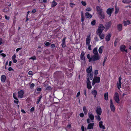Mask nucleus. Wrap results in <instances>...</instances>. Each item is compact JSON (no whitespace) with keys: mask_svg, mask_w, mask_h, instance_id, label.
<instances>
[{"mask_svg":"<svg viewBox=\"0 0 131 131\" xmlns=\"http://www.w3.org/2000/svg\"><path fill=\"white\" fill-rule=\"evenodd\" d=\"M110 105H113L112 100L111 99L110 100Z\"/></svg>","mask_w":131,"mask_h":131,"instance_id":"60","label":"nucleus"},{"mask_svg":"<svg viewBox=\"0 0 131 131\" xmlns=\"http://www.w3.org/2000/svg\"><path fill=\"white\" fill-rule=\"evenodd\" d=\"M92 60L95 61L100 59V57L99 55H94L92 56Z\"/></svg>","mask_w":131,"mask_h":131,"instance_id":"3","label":"nucleus"},{"mask_svg":"<svg viewBox=\"0 0 131 131\" xmlns=\"http://www.w3.org/2000/svg\"><path fill=\"white\" fill-rule=\"evenodd\" d=\"M93 79H94V81L96 83H99L100 82V78L99 77H94Z\"/></svg>","mask_w":131,"mask_h":131,"instance_id":"20","label":"nucleus"},{"mask_svg":"<svg viewBox=\"0 0 131 131\" xmlns=\"http://www.w3.org/2000/svg\"><path fill=\"white\" fill-rule=\"evenodd\" d=\"M83 110L84 112V113L85 115H86L88 113V110L86 107L85 106H84L83 107Z\"/></svg>","mask_w":131,"mask_h":131,"instance_id":"34","label":"nucleus"},{"mask_svg":"<svg viewBox=\"0 0 131 131\" xmlns=\"http://www.w3.org/2000/svg\"><path fill=\"white\" fill-rule=\"evenodd\" d=\"M96 8L98 14L103 12L102 9L99 6H96Z\"/></svg>","mask_w":131,"mask_h":131,"instance_id":"11","label":"nucleus"},{"mask_svg":"<svg viewBox=\"0 0 131 131\" xmlns=\"http://www.w3.org/2000/svg\"><path fill=\"white\" fill-rule=\"evenodd\" d=\"M44 86L46 88V90H50L52 89V88H51V86H49L48 85L45 84L44 85Z\"/></svg>","mask_w":131,"mask_h":131,"instance_id":"21","label":"nucleus"},{"mask_svg":"<svg viewBox=\"0 0 131 131\" xmlns=\"http://www.w3.org/2000/svg\"><path fill=\"white\" fill-rule=\"evenodd\" d=\"M5 19L7 20H9V16H7L6 15H5L4 16Z\"/></svg>","mask_w":131,"mask_h":131,"instance_id":"51","label":"nucleus"},{"mask_svg":"<svg viewBox=\"0 0 131 131\" xmlns=\"http://www.w3.org/2000/svg\"><path fill=\"white\" fill-rule=\"evenodd\" d=\"M99 40V39L96 36L95 37L94 39V42L95 41L96 42L97 41H98Z\"/></svg>","mask_w":131,"mask_h":131,"instance_id":"43","label":"nucleus"},{"mask_svg":"<svg viewBox=\"0 0 131 131\" xmlns=\"http://www.w3.org/2000/svg\"><path fill=\"white\" fill-rule=\"evenodd\" d=\"M18 97L19 98H22L23 97L24 94V91L22 90H21L18 92Z\"/></svg>","mask_w":131,"mask_h":131,"instance_id":"7","label":"nucleus"},{"mask_svg":"<svg viewBox=\"0 0 131 131\" xmlns=\"http://www.w3.org/2000/svg\"><path fill=\"white\" fill-rule=\"evenodd\" d=\"M124 24L125 26L130 24V22L129 20H127V21H124Z\"/></svg>","mask_w":131,"mask_h":131,"instance_id":"30","label":"nucleus"},{"mask_svg":"<svg viewBox=\"0 0 131 131\" xmlns=\"http://www.w3.org/2000/svg\"><path fill=\"white\" fill-rule=\"evenodd\" d=\"M93 53L94 55H99L97 51V48L96 47L93 50Z\"/></svg>","mask_w":131,"mask_h":131,"instance_id":"26","label":"nucleus"},{"mask_svg":"<svg viewBox=\"0 0 131 131\" xmlns=\"http://www.w3.org/2000/svg\"><path fill=\"white\" fill-rule=\"evenodd\" d=\"M111 35V34H109L106 37L105 40L106 41H108L110 40Z\"/></svg>","mask_w":131,"mask_h":131,"instance_id":"19","label":"nucleus"},{"mask_svg":"<svg viewBox=\"0 0 131 131\" xmlns=\"http://www.w3.org/2000/svg\"><path fill=\"white\" fill-rule=\"evenodd\" d=\"M104 46H102L100 47L99 49V51L100 53H102L103 52V49Z\"/></svg>","mask_w":131,"mask_h":131,"instance_id":"29","label":"nucleus"},{"mask_svg":"<svg viewBox=\"0 0 131 131\" xmlns=\"http://www.w3.org/2000/svg\"><path fill=\"white\" fill-rule=\"evenodd\" d=\"M85 53L84 52H82L81 53V56H80V59L81 60H85V57H84Z\"/></svg>","mask_w":131,"mask_h":131,"instance_id":"24","label":"nucleus"},{"mask_svg":"<svg viewBox=\"0 0 131 131\" xmlns=\"http://www.w3.org/2000/svg\"><path fill=\"white\" fill-rule=\"evenodd\" d=\"M87 80H88V79H89V80H90V79L91 80H92L93 77V72L88 73L87 74Z\"/></svg>","mask_w":131,"mask_h":131,"instance_id":"5","label":"nucleus"},{"mask_svg":"<svg viewBox=\"0 0 131 131\" xmlns=\"http://www.w3.org/2000/svg\"><path fill=\"white\" fill-rule=\"evenodd\" d=\"M35 86V84H34L32 83L30 85V88L31 89H32V88L34 87Z\"/></svg>","mask_w":131,"mask_h":131,"instance_id":"49","label":"nucleus"},{"mask_svg":"<svg viewBox=\"0 0 131 131\" xmlns=\"http://www.w3.org/2000/svg\"><path fill=\"white\" fill-rule=\"evenodd\" d=\"M88 116H89L90 119L91 120H93L94 119V117L93 115L92 114V113L90 112L89 111L88 114Z\"/></svg>","mask_w":131,"mask_h":131,"instance_id":"10","label":"nucleus"},{"mask_svg":"<svg viewBox=\"0 0 131 131\" xmlns=\"http://www.w3.org/2000/svg\"><path fill=\"white\" fill-rule=\"evenodd\" d=\"M9 9L8 7H6L3 10V12H4L8 13L9 11Z\"/></svg>","mask_w":131,"mask_h":131,"instance_id":"31","label":"nucleus"},{"mask_svg":"<svg viewBox=\"0 0 131 131\" xmlns=\"http://www.w3.org/2000/svg\"><path fill=\"white\" fill-rule=\"evenodd\" d=\"M85 16L87 18H90L92 17V15L88 12L85 13Z\"/></svg>","mask_w":131,"mask_h":131,"instance_id":"23","label":"nucleus"},{"mask_svg":"<svg viewBox=\"0 0 131 131\" xmlns=\"http://www.w3.org/2000/svg\"><path fill=\"white\" fill-rule=\"evenodd\" d=\"M32 72L31 71H29L28 73V74L29 75H32Z\"/></svg>","mask_w":131,"mask_h":131,"instance_id":"59","label":"nucleus"},{"mask_svg":"<svg viewBox=\"0 0 131 131\" xmlns=\"http://www.w3.org/2000/svg\"><path fill=\"white\" fill-rule=\"evenodd\" d=\"M92 68L91 66H90L88 68H87L86 70V71L88 73H91L92 71Z\"/></svg>","mask_w":131,"mask_h":131,"instance_id":"22","label":"nucleus"},{"mask_svg":"<svg viewBox=\"0 0 131 131\" xmlns=\"http://www.w3.org/2000/svg\"><path fill=\"white\" fill-rule=\"evenodd\" d=\"M42 97V96L41 95H40L39 96V99H37V101L36 102V103L37 104H38L39 103Z\"/></svg>","mask_w":131,"mask_h":131,"instance_id":"41","label":"nucleus"},{"mask_svg":"<svg viewBox=\"0 0 131 131\" xmlns=\"http://www.w3.org/2000/svg\"><path fill=\"white\" fill-rule=\"evenodd\" d=\"M103 122L102 121H100L99 122V125L100 127L101 128H102L103 129H105V127L102 124Z\"/></svg>","mask_w":131,"mask_h":131,"instance_id":"27","label":"nucleus"},{"mask_svg":"<svg viewBox=\"0 0 131 131\" xmlns=\"http://www.w3.org/2000/svg\"><path fill=\"white\" fill-rule=\"evenodd\" d=\"M115 14H116L118 13L119 12V8L118 7L116 6L115 7Z\"/></svg>","mask_w":131,"mask_h":131,"instance_id":"37","label":"nucleus"},{"mask_svg":"<svg viewBox=\"0 0 131 131\" xmlns=\"http://www.w3.org/2000/svg\"><path fill=\"white\" fill-rule=\"evenodd\" d=\"M98 73V71L97 70H95L94 72V74L95 75H97Z\"/></svg>","mask_w":131,"mask_h":131,"instance_id":"50","label":"nucleus"},{"mask_svg":"<svg viewBox=\"0 0 131 131\" xmlns=\"http://www.w3.org/2000/svg\"><path fill=\"white\" fill-rule=\"evenodd\" d=\"M111 24L112 23L111 21L106 23L105 25L106 29H108L110 27Z\"/></svg>","mask_w":131,"mask_h":131,"instance_id":"13","label":"nucleus"},{"mask_svg":"<svg viewBox=\"0 0 131 131\" xmlns=\"http://www.w3.org/2000/svg\"><path fill=\"white\" fill-rule=\"evenodd\" d=\"M6 79V77L5 75H3L1 76V80L2 82H5Z\"/></svg>","mask_w":131,"mask_h":131,"instance_id":"18","label":"nucleus"},{"mask_svg":"<svg viewBox=\"0 0 131 131\" xmlns=\"http://www.w3.org/2000/svg\"><path fill=\"white\" fill-rule=\"evenodd\" d=\"M122 2L124 3H128L131 2L130 0H123Z\"/></svg>","mask_w":131,"mask_h":131,"instance_id":"39","label":"nucleus"},{"mask_svg":"<svg viewBox=\"0 0 131 131\" xmlns=\"http://www.w3.org/2000/svg\"><path fill=\"white\" fill-rule=\"evenodd\" d=\"M105 28V27L102 24H100L99 26L98 29L96 31V33H102Z\"/></svg>","mask_w":131,"mask_h":131,"instance_id":"1","label":"nucleus"},{"mask_svg":"<svg viewBox=\"0 0 131 131\" xmlns=\"http://www.w3.org/2000/svg\"><path fill=\"white\" fill-rule=\"evenodd\" d=\"M55 47V45L54 44H52L51 45V48H54Z\"/></svg>","mask_w":131,"mask_h":131,"instance_id":"57","label":"nucleus"},{"mask_svg":"<svg viewBox=\"0 0 131 131\" xmlns=\"http://www.w3.org/2000/svg\"><path fill=\"white\" fill-rule=\"evenodd\" d=\"M80 92L79 91L77 93V95H76V97H78V96H79L80 95Z\"/></svg>","mask_w":131,"mask_h":131,"instance_id":"64","label":"nucleus"},{"mask_svg":"<svg viewBox=\"0 0 131 131\" xmlns=\"http://www.w3.org/2000/svg\"><path fill=\"white\" fill-rule=\"evenodd\" d=\"M110 106L111 111L113 112H114L115 111V108L113 104L110 105Z\"/></svg>","mask_w":131,"mask_h":131,"instance_id":"36","label":"nucleus"},{"mask_svg":"<svg viewBox=\"0 0 131 131\" xmlns=\"http://www.w3.org/2000/svg\"><path fill=\"white\" fill-rule=\"evenodd\" d=\"M81 22H83L84 20V16H81Z\"/></svg>","mask_w":131,"mask_h":131,"instance_id":"54","label":"nucleus"},{"mask_svg":"<svg viewBox=\"0 0 131 131\" xmlns=\"http://www.w3.org/2000/svg\"><path fill=\"white\" fill-rule=\"evenodd\" d=\"M50 43L49 42H46L45 44V46H49V45H50Z\"/></svg>","mask_w":131,"mask_h":131,"instance_id":"52","label":"nucleus"},{"mask_svg":"<svg viewBox=\"0 0 131 131\" xmlns=\"http://www.w3.org/2000/svg\"><path fill=\"white\" fill-rule=\"evenodd\" d=\"M122 78L121 76H120L118 78V83H117V88L118 89H119L120 88H121V85L122 83L121 81L122 80Z\"/></svg>","mask_w":131,"mask_h":131,"instance_id":"6","label":"nucleus"},{"mask_svg":"<svg viewBox=\"0 0 131 131\" xmlns=\"http://www.w3.org/2000/svg\"><path fill=\"white\" fill-rule=\"evenodd\" d=\"M87 58L89 59V62L91 61L92 60V56L91 57H90V55L89 54H88L87 55Z\"/></svg>","mask_w":131,"mask_h":131,"instance_id":"38","label":"nucleus"},{"mask_svg":"<svg viewBox=\"0 0 131 131\" xmlns=\"http://www.w3.org/2000/svg\"><path fill=\"white\" fill-rule=\"evenodd\" d=\"M102 33H96L97 35L99 36L100 38L101 39H102L104 38L105 35L104 34H102Z\"/></svg>","mask_w":131,"mask_h":131,"instance_id":"15","label":"nucleus"},{"mask_svg":"<svg viewBox=\"0 0 131 131\" xmlns=\"http://www.w3.org/2000/svg\"><path fill=\"white\" fill-rule=\"evenodd\" d=\"M114 10V8H108L106 10L107 13L110 16H111L112 13Z\"/></svg>","mask_w":131,"mask_h":131,"instance_id":"4","label":"nucleus"},{"mask_svg":"<svg viewBox=\"0 0 131 131\" xmlns=\"http://www.w3.org/2000/svg\"><path fill=\"white\" fill-rule=\"evenodd\" d=\"M96 23L95 20H94L91 22V24L93 26L95 25Z\"/></svg>","mask_w":131,"mask_h":131,"instance_id":"42","label":"nucleus"},{"mask_svg":"<svg viewBox=\"0 0 131 131\" xmlns=\"http://www.w3.org/2000/svg\"><path fill=\"white\" fill-rule=\"evenodd\" d=\"M92 94L94 95V98H95L96 96V95L97 94V92L95 90H94L92 91L91 92Z\"/></svg>","mask_w":131,"mask_h":131,"instance_id":"25","label":"nucleus"},{"mask_svg":"<svg viewBox=\"0 0 131 131\" xmlns=\"http://www.w3.org/2000/svg\"><path fill=\"white\" fill-rule=\"evenodd\" d=\"M96 111L97 115H100L102 113V111L101 107L98 108L97 107L96 109Z\"/></svg>","mask_w":131,"mask_h":131,"instance_id":"8","label":"nucleus"},{"mask_svg":"<svg viewBox=\"0 0 131 131\" xmlns=\"http://www.w3.org/2000/svg\"><path fill=\"white\" fill-rule=\"evenodd\" d=\"M96 83V82H95L94 81V79H93L92 81V85H94Z\"/></svg>","mask_w":131,"mask_h":131,"instance_id":"53","label":"nucleus"},{"mask_svg":"<svg viewBox=\"0 0 131 131\" xmlns=\"http://www.w3.org/2000/svg\"><path fill=\"white\" fill-rule=\"evenodd\" d=\"M94 123H90L88 125L87 127V129H93V126H94Z\"/></svg>","mask_w":131,"mask_h":131,"instance_id":"16","label":"nucleus"},{"mask_svg":"<svg viewBox=\"0 0 131 131\" xmlns=\"http://www.w3.org/2000/svg\"><path fill=\"white\" fill-rule=\"evenodd\" d=\"M82 4L84 6H85L86 5V3L85 2L82 1L81 2Z\"/></svg>","mask_w":131,"mask_h":131,"instance_id":"48","label":"nucleus"},{"mask_svg":"<svg viewBox=\"0 0 131 131\" xmlns=\"http://www.w3.org/2000/svg\"><path fill=\"white\" fill-rule=\"evenodd\" d=\"M34 107H32L31 109L30 110V112H33L34 110Z\"/></svg>","mask_w":131,"mask_h":131,"instance_id":"55","label":"nucleus"},{"mask_svg":"<svg viewBox=\"0 0 131 131\" xmlns=\"http://www.w3.org/2000/svg\"><path fill=\"white\" fill-rule=\"evenodd\" d=\"M104 99L106 100H107L108 97V94L107 92L106 93L104 94Z\"/></svg>","mask_w":131,"mask_h":131,"instance_id":"33","label":"nucleus"},{"mask_svg":"<svg viewBox=\"0 0 131 131\" xmlns=\"http://www.w3.org/2000/svg\"><path fill=\"white\" fill-rule=\"evenodd\" d=\"M12 60L13 61V62L15 63H16L17 61V60L15 59H13Z\"/></svg>","mask_w":131,"mask_h":131,"instance_id":"63","label":"nucleus"},{"mask_svg":"<svg viewBox=\"0 0 131 131\" xmlns=\"http://www.w3.org/2000/svg\"><path fill=\"white\" fill-rule=\"evenodd\" d=\"M16 57V56L15 54H14L13 56L12 57V59H15Z\"/></svg>","mask_w":131,"mask_h":131,"instance_id":"62","label":"nucleus"},{"mask_svg":"<svg viewBox=\"0 0 131 131\" xmlns=\"http://www.w3.org/2000/svg\"><path fill=\"white\" fill-rule=\"evenodd\" d=\"M57 4V3L55 1L53 0L52 2L51 3V7H54L55 6H56Z\"/></svg>","mask_w":131,"mask_h":131,"instance_id":"28","label":"nucleus"},{"mask_svg":"<svg viewBox=\"0 0 131 131\" xmlns=\"http://www.w3.org/2000/svg\"><path fill=\"white\" fill-rule=\"evenodd\" d=\"M91 10V9L90 7L87 8L86 9V10L87 11H90Z\"/></svg>","mask_w":131,"mask_h":131,"instance_id":"45","label":"nucleus"},{"mask_svg":"<svg viewBox=\"0 0 131 131\" xmlns=\"http://www.w3.org/2000/svg\"><path fill=\"white\" fill-rule=\"evenodd\" d=\"M99 115H98L97 116H95V117L96 118L97 120L98 121H100L101 120V118Z\"/></svg>","mask_w":131,"mask_h":131,"instance_id":"40","label":"nucleus"},{"mask_svg":"<svg viewBox=\"0 0 131 131\" xmlns=\"http://www.w3.org/2000/svg\"><path fill=\"white\" fill-rule=\"evenodd\" d=\"M13 97L16 100H18L17 98L16 97V95L15 93H14L13 94Z\"/></svg>","mask_w":131,"mask_h":131,"instance_id":"47","label":"nucleus"},{"mask_svg":"<svg viewBox=\"0 0 131 131\" xmlns=\"http://www.w3.org/2000/svg\"><path fill=\"white\" fill-rule=\"evenodd\" d=\"M115 96L114 97V99L115 101L118 104L119 103V96L117 92H116L115 93Z\"/></svg>","mask_w":131,"mask_h":131,"instance_id":"2","label":"nucleus"},{"mask_svg":"<svg viewBox=\"0 0 131 131\" xmlns=\"http://www.w3.org/2000/svg\"><path fill=\"white\" fill-rule=\"evenodd\" d=\"M86 83L87 84V88L89 89H90L92 88V86L91 85V82L90 80H89V79L88 80H87L86 81Z\"/></svg>","mask_w":131,"mask_h":131,"instance_id":"9","label":"nucleus"},{"mask_svg":"<svg viewBox=\"0 0 131 131\" xmlns=\"http://www.w3.org/2000/svg\"><path fill=\"white\" fill-rule=\"evenodd\" d=\"M66 38V37H65L63 39L62 43L61 44V46L62 48H64L66 46L65 40Z\"/></svg>","mask_w":131,"mask_h":131,"instance_id":"14","label":"nucleus"},{"mask_svg":"<svg viewBox=\"0 0 131 131\" xmlns=\"http://www.w3.org/2000/svg\"><path fill=\"white\" fill-rule=\"evenodd\" d=\"M8 70L9 71H13L14 70L13 69H12L11 67H9V68H8Z\"/></svg>","mask_w":131,"mask_h":131,"instance_id":"58","label":"nucleus"},{"mask_svg":"<svg viewBox=\"0 0 131 131\" xmlns=\"http://www.w3.org/2000/svg\"><path fill=\"white\" fill-rule=\"evenodd\" d=\"M126 48V46L125 45H122L120 47V49L123 52Z\"/></svg>","mask_w":131,"mask_h":131,"instance_id":"32","label":"nucleus"},{"mask_svg":"<svg viewBox=\"0 0 131 131\" xmlns=\"http://www.w3.org/2000/svg\"><path fill=\"white\" fill-rule=\"evenodd\" d=\"M88 45V49L90 50H91V45Z\"/></svg>","mask_w":131,"mask_h":131,"instance_id":"61","label":"nucleus"},{"mask_svg":"<svg viewBox=\"0 0 131 131\" xmlns=\"http://www.w3.org/2000/svg\"><path fill=\"white\" fill-rule=\"evenodd\" d=\"M117 29L119 31H121L122 30V25L121 24H119L117 26Z\"/></svg>","mask_w":131,"mask_h":131,"instance_id":"35","label":"nucleus"},{"mask_svg":"<svg viewBox=\"0 0 131 131\" xmlns=\"http://www.w3.org/2000/svg\"><path fill=\"white\" fill-rule=\"evenodd\" d=\"M29 59H32L33 60H36V57L35 56H34L33 57H32L30 58H29Z\"/></svg>","mask_w":131,"mask_h":131,"instance_id":"44","label":"nucleus"},{"mask_svg":"<svg viewBox=\"0 0 131 131\" xmlns=\"http://www.w3.org/2000/svg\"><path fill=\"white\" fill-rule=\"evenodd\" d=\"M90 36V35H89L88 36H87V38L86 39V45H88L90 44L91 40Z\"/></svg>","mask_w":131,"mask_h":131,"instance_id":"12","label":"nucleus"},{"mask_svg":"<svg viewBox=\"0 0 131 131\" xmlns=\"http://www.w3.org/2000/svg\"><path fill=\"white\" fill-rule=\"evenodd\" d=\"M24 62V60H20V63L21 65H22Z\"/></svg>","mask_w":131,"mask_h":131,"instance_id":"46","label":"nucleus"},{"mask_svg":"<svg viewBox=\"0 0 131 131\" xmlns=\"http://www.w3.org/2000/svg\"><path fill=\"white\" fill-rule=\"evenodd\" d=\"M80 116L81 117H83L84 116V114L83 113H81L80 114Z\"/></svg>","mask_w":131,"mask_h":131,"instance_id":"56","label":"nucleus"},{"mask_svg":"<svg viewBox=\"0 0 131 131\" xmlns=\"http://www.w3.org/2000/svg\"><path fill=\"white\" fill-rule=\"evenodd\" d=\"M99 17L102 19H104L105 18V15L104 13L103 12L98 14Z\"/></svg>","mask_w":131,"mask_h":131,"instance_id":"17","label":"nucleus"}]
</instances>
